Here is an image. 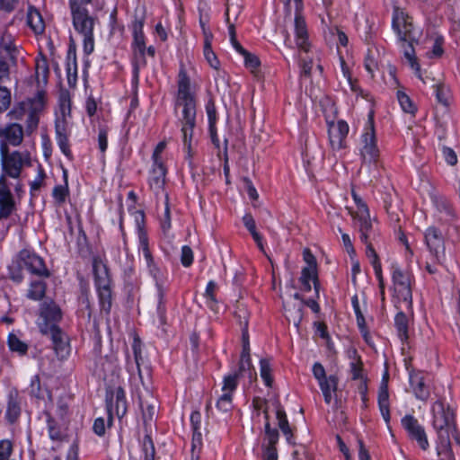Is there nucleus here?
Here are the masks:
<instances>
[{
  "mask_svg": "<svg viewBox=\"0 0 460 460\" xmlns=\"http://www.w3.org/2000/svg\"><path fill=\"white\" fill-rule=\"evenodd\" d=\"M1 167L0 174V218L9 217L15 210V201L7 184V177L19 179L22 169L31 166V155L28 151H9L5 144L0 145Z\"/></svg>",
  "mask_w": 460,
  "mask_h": 460,
  "instance_id": "obj_1",
  "label": "nucleus"
},
{
  "mask_svg": "<svg viewBox=\"0 0 460 460\" xmlns=\"http://www.w3.org/2000/svg\"><path fill=\"white\" fill-rule=\"evenodd\" d=\"M176 105L182 107V117L180 119L181 125V131L184 147L187 149L189 158H190L192 156L191 140L196 126V101L190 92V80L183 70H181L179 73Z\"/></svg>",
  "mask_w": 460,
  "mask_h": 460,
  "instance_id": "obj_2",
  "label": "nucleus"
},
{
  "mask_svg": "<svg viewBox=\"0 0 460 460\" xmlns=\"http://www.w3.org/2000/svg\"><path fill=\"white\" fill-rule=\"evenodd\" d=\"M392 26L397 33L399 40L403 42H408V48L404 49V57L409 61L411 68L415 70L418 77L426 84L427 81L421 77L420 67L417 62V58L412 46L414 38L412 36L413 24L411 18L403 11L399 8H395L394 11Z\"/></svg>",
  "mask_w": 460,
  "mask_h": 460,
  "instance_id": "obj_3",
  "label": "nucleus"
},
{
  "mask_svg": "<svg viewBox=\"0 0 460 460\" xmlns=\"http://www.w3.org/2000/svg\"><path fill=\"white\" fill-rule=\"evenodd\" d=\"M22 268L28 270L32 275L40 278H49L50 272L45 265L41 257L30 250H22L16 259L8 267L9 277L14 282H21L23 279Z\"/></svg>",
  "mask_w": 460,
  "mask_h": 460,
  "instance_id": "obj_4",
  "label": "nucleus"
},
{
  "mask_svg": "<svg viewBox=\"0 0 460 460\" xmlns=\"http://www.w3.org/2000/svg\"><path fill=\"white\" fill-rule=\"evenodd\" d=\"M73 26L84 37V49L86 54L93 51V28L95 18L89 14L87 9L70 8Z\"/></svg>",
  "mask_w": 460,
  "mask_h": 460,
  "instance_id": "obj_5",
  "label": "nucleus"
},
{
  "mask_svg": "<svg viewBox=\"0 0 460 460\" xmlns=\"http://www.w3.org/2000/svg\"><path fill=\"white\" fill-rule=\"evenodd\" d=\"M93 270L102 310L106 314H109L111 308V290L110 288L111 280L107 268L102 261L94 259L93 262Z\"/></svg>",
  "mask_w": 460,
  "mask_h": 460,
  "instance_id": "obj_6",
  "label": "nucleus"
},
{
  "mask_svg": "<svg viewBox=\"0 0 460 460\" xmlns=\"http://www.w3.org/2000/svg\"><path fill=\"white\" fill-rule=\"evenodd\" d=\"M394 296L396 303H404L411 314H412V294L411 279L407 272L398 267H393Z\"/></svg>",
  "mask_w": 460,
  "mask_h": 460,
  "instance_id": "obj_7",
  "label": "nucleus"
},
{
  "mask_svg": "<svg viewBox=\"0 0 460 460\" xmlns=\"http://www.w3.org/2000/svg\"><path fill=\"white\" fill-rule=\"evenodd\" d=\"M432 425L437 432H452L456 428L455 412L451 407L442 400L436 401L431 408Z\"/></svg>",
  "mask_w": 460,
  "mask_h": 460,
  "instance_id": "obj_8",
  "label": "nucleus"
},
{
  "mask_svg": "<svg viewBox=\"0 0 460 460\" xmlns=\"http://www.w3.org/2000/svg\"><path fill=\"white\" fill-rule=\"evenodd\" d=\"M363 146L361 148V156L363 165L367 163H376L379 156V150L376 146V139L374 128L373 114H369L368 127L362 136Z\"/></svg>",
  "mask_w": 460,
  "mask_h": 460,
  "instance_id": "obj_9",
  "label": "nucleus"
},
{
  "mask_svg": "<svg viewBox=\"0 0 460 460\" xmlns=\"http://www.w3.org/2000/svg\"><path fill=\"white\" fill-rule=\"evenodd\" d=\"M402 426L406 430L408 438L411 441H415L423 451L429 448V443L425 429L414 416L405 415L402 419Z\"/></svg>",
  "mask_w": 460,
  "mask_h": 460,
  "instance_id": "obj_10",
  "label": "nucleus"
},
{
  "mask_svg": "<svg viewBox=\"0 0 460 460\" xmlns=\"http://www.w3.org/2000/svg\"><path fill=\"white\" fill-rule=\"evenodd\" d=\"M425 243L429 252L440 261L445 256V242L440 231L435 226H429L424 234Z\"/></svg>",
  "mask_w": 460,
  "mask_h": 460,
  "instance_id": "obj_11",
  "label": "nucleus"
},
{
  "mask_svg": "<svg viewBox=\"0 0 460 460\" xmlns=\"http://www.w3.org/2000/svg\"><path fill=\"white\" fill-rule=\"evenodd\" d=\"M348 133L349 125L344 120L341 119L337 122H329V140L333 150H341L347 146L345 139Z\"/></svg>",
  "mask_w": 460,
  "mask_h": 460,
  "instance_id": "obj_12",
  "label": "nucleus"
},
{
  "mask_svg": "<svg viewBox=\"0 0 460 460\" xmlns=\"http://www.w3.org/2000/svg\"><path fill=\"white\" fill-rule=\"evenodd\" d=\"M237 387V376L235 375H228L225 376L222 387V395L217 402V408L223 411L228 412L233 408L232 394Z\"/></svg>",
  "mask_w": 460,
  "mask_h": 460,
  "instance_id": "obj_13",
  "label": "nucleus"
},
{
  "mask_svg": "<svg viewBox=\"0 0 460 460\" xmlns=\"http://www.w3.org/2000/svg\"><path fill=\"white\" fill-rule=\"evenodd\" d=\"M246 371H248V376L251 382L256 379V372L254 371V368L251 361L250 343L248 340V335L247 332H245L243 333V350L241 353L238 370L233 373L232 375H235L238 380L239 377L242 376L243 373Z\"/></svg>",
  "mask_w": 460,
  "mask_h": 460,
  "instance_id": "obj_14",
  "label": "nucleus"
},
{
  "mask_svg": "<svg viewBox=\"0 0 460 460\" xmlns=\"http://www.w3.org/2000/svg\"><path fill=\"white\" fill-rule=\"evenodd\" d=\"M0 145L20 146L23 140V128L18 123H10L0 128Z\"/></svg>",
  "mask_w": 460,
  "mask_h": 460,
  "instance_id": "obj_15",
  "label": "nucleus"
},
{
  "mask_svg": "<svg viewBox=\"0 0 460 460\" xmlns=\"http://www.w3.org/2000/svg\"><path fill=\"white\" fill-rule=\"evenodd\" d=\"M295 34L296 47L305 53H308L310 49V43L308 42V32L305 21L300 14V10H296L295 18Z\"/></svg>",
  "mask_w": 460,
  "mask_h": 460,
  "instance_id": "obj_16",
  "label": "nucleus"
},
{
  "mask_svg": "<svg viewBox=\"0 0 460 460\" xmlns=\"http://www.w3.org/2000/svg\"><path fill=\"white\" fill-rule=\"evenodd\" d=\"M350 216L353 219L358 222V231L360 233V240L364 243H367L369 239L375 237V233L373 231V225L370 220L369 211L365 213H354L352 210H349Z\"/></svg>",
  "mask_w": 460,
  "mask_h": 460,
  "instance_id": "obj_17",
  "label": "nucleus"
},
{
  "mask_svg": "<svg viewBox=\"0 0 460 460\" xmlns=\"http://www.w3.org/2000/svg\"><path fill=\"white\" fill-rule=\"evenodd\" d=\"M107 409L110 414V421L111 415L115 413L118 418H122L127 412V402L125 392L121 387H118L115 391V402H113V394L111 398H107Z\"/></svg>",
  "mask_w": 460,
  "mask_h": 460,
  "instance_id": "obj_18",
  "label": "nucleus"
},
{
  "mask_svg": "<svg viewBox=\"0 0 460 460\" xmlns=\"http://www.w3.org/2000/svg\"><path fill=\"white\" fill-rule=\"evenodd\" d=\"M438 433L437 453L441 460H455L451 448L450 433L439 431Z\"/></svg>",
  "mask_w": 460,
  "mask_h": 460,
  "instance_id": "obj_19",
  "label": "nucleus"
},
{
  "mask_svg": "<svg viewBox=\"0 0 460 460\" xmlns=\"http://www.w3.org/2000/svg\"><path fill=\"white\" fill-rule=\"evenodd\" d=\"M43 107V93H39L36 99L33 100V105L27 112V120H26V130L28 133H31L35 130L39 124V116L38 111H40Z\"/></svg>",
  "mask_w": 460,
  "mask_h": 460,
  "instance_id": "obj_20",
  "label": "nucleus"
},
{
  "mask_svg": "<svg viewBox=\"0 0 460 460\" xmlns=\"http://www.w3.org/2000/svg\"><path fill=\"white\" fill-rule=\"evenodd\" d=\"M40 316L44 319L45 323L57 322L62 317L59 306L52 300H46L40 305Z\"/></svg>",
  "mask_w": 460,
  "mask_h": 460,
  "instance_id": "obj_21",
  "label": "nucleus"
},
{
  "mask_svg": "<svg viewBox=\"0 0 460 460\" xmlns=\"http://www.w3.org/2000/svg\"><path fill=\"white\" fill-rule=\"evenodd\" d=\"M410 383L416 398L421 401H427L430 393L423 377L419 374L411 373Z\"/></svg>",
  "mask_w": 460,
  "mask_h": 460,
  "instance_id": "obj_22",
  "label": "nucleus"
},
{
  "mask_svg": "<svg viewBox=\"0 0 460 460\" xmlns=\"http://www.w3.org/2000/svg\"><path fill=\"white\" fill-rule=\"evenodd\" d=\"M148 400H143L140 398V407L142 409L143 421L146 427L151 425L156 413L157 403L155 399L148 394Z\"/></svg>",
  "mask_w": 460,
  "mask_h": 460,
  "instance_id": "obj_23",
  "label": "nucleus"
},
{
  "mask_svg": "<svg viewBox=\"0 0 460 460\" xmlns=\"http://www.w3.org/2000/svg\"><path fill=\"white\" fill-rule=\"evenodd\" d=\"M56 134L58 144L61 151L66 156L71 158L72 154L68 144L66 126L65 120L56 122Z\"/></svg>",
  "mask_w": 460,
  "mask_h": 460,
  "instance_id": "obj_24",
  "label": "nucleus"
},
{
  "mask_svg": "<svg viewBox=\"0 0 460 460\" xmlns=\"http://www.w3.org/2000/svg\"><path fill=\"white\" fill-rule=\"evenodd\" d=\"M206 111L208 118L209 123V133L211 137V140L217 148L220 149L219 140L217 136L216 131V122H217V111L215 107V103L212 100L208 101L206 105Z\"/></svg>",
  "mask_w": 460,
  "mask_h": 460,
  "instance_id": "obj_25",
  "label": "nucleus"
},
{
  "mask_svg": "<svg viewBox=\"0 0 460 460\" xmlns=\"http://www.w3.org/2000/svg\"><path fill=\"white\" fill-rule=\"evenodd\" d=\"M27 23L36 34H40L44 31L45 23L43 18L36 8H29L27 13Z\"/></svg>",
  "mask_w": 460,
  "mask_h": 460,
  "instance_id": "obj_26",
  "label": "nucleus"
},
{
  "mask_svg": "<svg viewBox=\"0 0 460 460\" xmlns=\"http://www.w3.org/2000/svg\"><path fill=\"white\" fill-rule=\"evenodd\" d=\"M166 169L163 163H155L150 177V185L157 190H160L164 185Z\"/></svg>",
  "mask_w": 460,
  "mask_h": 460,
  "instance_id": "obj_27",
  "label": "nucleus"
},
{
  "mask_svg": "<svg viewBox=\"0 0 460 460\" xmlns=\"http://www.w3.org/2000/svg\"><path fill=\"white\" fill-rule=\"evenodd\" d=\"M139 243L140 248L142 249L144 257L146 261V264L150 268L151 273L155 277L156 272H158V269L154 265V260L148 247L147 236L142 230H139Z\"/></svg>",
  "mask_w": 460,
  "mask_h": 460,
  "instance_id": "obj_28",
  "label": "nucleus"
},
{
  "mask_svg": "<svg viewBox=\"0 0 460 460\" xmlns=\"http://www.w3.org/2000/svg\"><path fill=\"white\" fill-rule=\"evenodd\" d=\"M338 382V377L335 375H331L327 381L321 382L319 385L327 404H330L332 402V392L335 393L337 391Z\"/></svg>",
  "mask_w": 460,
  "mask_h": 460,
  "instance_id": "obj_29",
  "label": "nucleus"
},
{
  "mask_svg": "<svg viewBox=\"0 0 460 460\" xmlns=\"http://www.w3.org/2000/svg\"><path fill=\"white\" fill-rule=\"evenodd\" d=\"M394 325L400 339L402 341H407L409 338V318L403 312H399L396 314L394 318Z\"/></svg>",
  "mask_w": 460,
  "mask_h": 460,
  "instance_id": "obj_30",
  "label": "nucleus"
},
{
  "mask_svg": "<svg viewBox=\"0 0 460 460\" xmlns=\"http://www.w3.org/2000/svg\"><path fill=\"white\" fill-rule=\"evenodd\" d=\"M40 331L42 333L49 335L53 346L61 342L63 338H67V336L54 323H44L43 325H40Z\"/></svg>",
  "mask_w": 460,
  "mask_h": 460,
  "instance_id": "obj_31",
  "label": "nucleus"
},
{
  "mask_svg": "<svg viewBox=\"0 0 460 460\" xmlns=\"http://www.w3.org/2000/svg\"><path fill=\"white\" fill-rule=\"evenodd\" d=\"M40 331L42 333L49 335L53 346L61 342L63 338H67V336L54 323H44L43 325H40Z\"/></svg>",
  "mask_w": 460,
  "mask_h": 460,
  "instance_id": "obj_32",
  "label": "nucleus"
},
{
  "mask_svg": "<svg viewBox=\"0 0 460 460\" xmlns=\"http://www.w3.org/2000/svg\"><path fill=\"white\" fill-rule=\"evenodd\" d=\"M46 288L47 286L44 280H33L30 284L27 296L32 300H40L45 295Z\"/></svg>",
  "mask_w": 460,
  "mask_h": 460,
  "instance_id": "obj_33",
  "label": "nucleus"
},
{
  "mask_svg": "<svg viewBox=\"0 0 460 460\" xmlns=\"http://www.w3.org/2000/svg\"><path fill=\"white\" fill-rule=\"evenodd\" d=\"M32 105L33 101L21 102L13 106V108L7 113V116L10 119L20 120L27 114Z\"/></svg>",
  "mask_w": 460,
  "mask_h": 460,
  "instance_id": "obj_34",
  "label": "nucleus"
},
{
  "mask_svg": "<svg viewBox=\"0 0 460 460\" xmlns=\"http://www.w3.org/2000/svg\"><path fill=\"white\" fill-rule=\"evenodd\" d=\"M8 346L13 352H16L21 356H23L28 351V345L20 338L13 333H10L8 336Z\"/></svg>",
  "mask_w": 460,
  "mask_h": 460,
  "instance_id": "obj_35",
  "label": "nucleus"
},
{
  "mask_svg": "<svg viewBox=\"0 0 460 460\" xmlns=\"http://www.w3.org/2000/svg\"><path fill=\"white\" fill-rule=\"evenodd\" d=\"M263 413L266 419L265 423V438L268 441V446L275 447L279 440V431L276 429H272L270 427V421H269V412L268 408H264Z\"/></svg>",
  "mask_w": 460,
  "mask_h": 460,
  "instance_id": "obj_36",
  "label": "nucleus"
},
{
  "mask_svg": "<svg viewBox=\"0 0 460 460\" xmlns=\"http://www.w3.org/2000/svg\"><path fill=\"white\" fill-rule=\"evenodd\" d=\"M348 354L350 358L354 359V361L350 363L352 378H362V362L360 360V358L358 356L357 350L355 349H349Z\"/></svg>",
  "mask_w": 460,
  "mask_h": 460,
  "instance_id": "obj_37",
  "label": "nucleus"
},
{
  "mask_svg": "<svg viewBox=\"0 0 460 460\" xmlns=\"http://www.w3.org/2000/svg\"><path fill=\"white\" fill-rule=\"evenodd\" d=\"M21 412L20 404L16 398L13 395L9 396L7 408H6V418L10 422H14L19 417Z\"/></svg>",
  "mask_w": 460,
  "mask_h": 460,
  "instance_id": "obj_38",
  "label": "nucleus"
},
{
  "mask_svg": "<svg viewBox=\"0 0 460 460\" xmlns=\"http://www.w3.org/2000/svg\"><path fill=\"white\" fill-rule=\"evenodd\" d=\"M277 419H278V425L283 434L287 437V439L289 440L292 437V432L289 428V424L287 419V415L285 411L281 407H278L277 409Z\"/></svg>",
  "mask_w": 460,
  "mask_h": 460,
  "instance_id": "obj_39",
  "label": "nucleus"
},
{
  "mask_svg": "<svg viewBox=\"0 0 460 460\" xmlns=\"http://www.w3.org/2000/svg\"><path fill=\"white\" fill-rule=\"evenodd\" d=\"M243 58L246 68H248L254 76H259L261 66L259 58L250 52H247L245 55H243Z\"/></svg>",
  "mask_w": 460,
  "mask_h": 460,
  "instance_id": "obj_40",
  "label": "nucleus"
},
{
  "mask_svg": "<svg viewBox=\"0 0 460 460\" xmlns=\"http://www.w3.org/2000/svg\"><path fill=\"white\" fill-rule=\"evenodd\" d=\"M398 102L402 107V109L408 113L414 114L417 111L416 106L411 100V98L403 92H397Z\"/></svg>",
  "mask_w": 460,
  "mask_h": 460,
  "instance_id": "obj_41",
  "label": "nucleus"
},
{
  "mask_svg": "<svg viewBox=\"0 0 460 460\" xmlns=\"http://www.w3.org/2000/svg\"><path fill=\"white\" fill-rule=\"evenodd\" d=\"M261 366V376L263 379L265 385L269 387H271L273 383V378L271 376V367L269 359L261 358L260 361Z\"/></svg>",
  "mask_w": 460,
  "mask_h": 460,
  "instance_id": "obj_42",
  "label": "nucleus"
},
{
  "mask_svg": "<svg viewBox=\"0 0 460 460\" xmlns=\"http://www.w3.org/2000/svg\"><path fill=\"white\" fill-rule=\"evenodd\" d=\"M202 447V438L199 431H194L191 441V458L199 460Z\"/></svg>",
  "mask_w": 460,
  "mask_h": 460,
  "instance_id": "obj_43",
  "label": "nucleus"
},
{
  "mask_svg": "<svg viewBox=\"0 0 460 460\" xmlns=\"http://www.w3.org/2000/svg\"><path fill=\"white\" fill-rule=\"evenodd\" d=\"M143 452L145 460H155V449L149 435H146L143 439Z\"/></svg>",
  "mask_w": 460,
  "mask_h": 460,
  "instance_id": "obj_44",
  "label": "nucleus"
},
{
  "mask_svg": "<svg viewBox=\"0 0 460 460\" xmlns=\"http://www.w3.org/2000/svg\"><path fill=\"white\" fill-rule=\"evenodd\" d=\"M436 91V97L439 103L447 106L448 105V90L442 83H437L434 85Z\"/></svg>",
  "mask_w": 460,
  "mask_h": 460,
  "instance_id": "obj_45",
  "label": "nucleus"
},
{
  "mask_svg": "<svg viewBox=\"0 0 460 460\" xmlns=\"http://www.w3.org/2000/svg\"><path fill=\"white\" fill-rule=\"evenodd\" d=\"M53 349H54L58 358H59L61 359L66 358L70 351L68 339L63 338V341H61V342H59V343H57L55 346H53Z\"/></svg>",
  "mask_w": 460,
  "mask_h": 460,
  "instance_id": "obj_46",
  "label": "nucleus"
},
{
  "mask_svg": "<svg viewBox=\"0 0 460 460\" xmlns=\"http://www.w3.org/2000/svg\"><path fill=\"white\" fill-rule=\"evenodd\" d=\"M0 47L10 55H12V53L15 50L13 38L10 33H3L0 40Z\"/></svg>",
  "mask_w": 460,
  "mask_h": 460,
  "instance_id": "obj_47",
  "label": "nucleus"
},
{
  "mask_svg": "<svg viewBox=\"0 0 460 460\" xmlns=\"http://www.w3.org/2000/svg\"><path fill=\"white\" fill-rule=\"evenodd\" d=\"M11 92L4 86H0V112L6 111L11 104Z\"/></svg>",
  "mask_w": 460,
  "mask_h": 460,
  "instance_id": "obj_48",
  "label": "nucleus"
},
{
  "mask_svg": "<svg viewBox=\"0 0 460 460\" xmlns=\"http://www.w3.org/2000/svg\"><path fill=\"white\" fill-rule=\"evenodd\" d=\"M132 349H133V352H134V356H135V361H136L138 376L142 379V375H141V370H140V361L142 360V356H141L140 340L138 337L134 338Z\"/></svg>",
  "mask_w": 460,
  "mask_h": 460,
  "instance_id": "obj_49",
  "label": "nucleus"
},
{
  "mask_svg": "<svg viewBox=\"0 0 460 460\" xmlns=\"http://www.w3.org/2000/svg\"><path fill=\"white\" fill-rule=\"evenodd\" d=\"M204 56L209 66L215 69L219 68V60L212 49V46L204 47Z\"/></svg>",
  "mask_w": 460,
  "mask_h": 460,
  "instance_id": "obj_50",
  "label": "nucleus"
},
{
  "mask_svg": "<svg viewBox=\"0 0 460 460\" xmlns=\"http://www.w3.org/2000/svg\"><path fill=\"white\" fill-rule=\"evenodd\" d=\"M243 222L248 231L251 233L253 239H259V233L256 231V224L251 214H246L243 217Z\"/></svg>",
  "mask_w": 460,
  "mask_h": 460,
  "instance_id": "obj_51",
  "label": "nucleus"
},
{
  "mask_svg": "<svg viewBox=\"0 0 460 460\" xmlns=\"http://www.w3.org/2000/svg\"><path fill=\"white\" fill-rule=\"evenodd\" d=\"M234 316L239 320L241 325H243L244 328L247 327L248 313L243 304H237L236 310L234 311Z\"/></svg>",
  "mask_w": 460,
  "mask_h": 460,
  "instance_id": "obj_52",
  "label": "nucleus"
},
{
  "mask_svg": "<svg viewBox=\"0 0 460 460\" xmlns=\"http://www.w3.org/2000/svg\"><path fill=\"white\" fill-rule=\"evenodd\" d=\"M68 194L67 183L56 186L53 190V197L58 203H63Z\"/></svg>",
  "mask_w": 460,
  "mask_h": 460,
  "instance_id": "obj_53",
  "label": "nucleus"
},
{
  "mask_svg": "<svg viewBox=\"0 0 460 460\" xmlns=\"http://www.w3.org/2000/svg\"><path fill=\"white\" fill-rule=\"evenodd\" d=\"M217 289V284L214 281H209L207 285L205 296L208 301V305L211 309H214L213 305L217 303V299L215 296V291Z\"/></svg>",
  "mask_w": 460,
  "mask_h": 460,
  "instance_id": "obj_54",
  "label": "nucleus"
},
{
  "mask_svg": "<svg viewBox=\"0 0 460 460\" xmlns=\"http://www.w3.org/2000/svg\"><path fill=\"white\" fill-rule=\"evenodd\" d=\"M193 261V252L190 246L184 245L181 248V262L184 267H189Z\"/></svg>",
  "mask_w": 460,
  "mask_h": 460,
  "instance_id": "obj_55",
  "label": "nucleus"
},
{
  "mask_svg": "<svg viewBox=\"0 0 460 460\" xmlns=\"http://www.w3.org/2000/svg\"><path fill=\"white\" fill-rule=\"evenodd\" d=\"M366 244V255L367 257L368 258V260L370 261V263L372 264L373 267L375 266H377V265H380V260H379V257L376 253V252L375 251L373 245L371 244L370 242H368L367 243H365Z\"/></svg>",
  "mask_w": 460,
  "mask_h": 460,
  "instance_id": "obj_56",
  "label": "nucleus"
},
{
  "mask_svg": "<svg viewBox=\"0 0 460 460\" xmlns=\"http://www.w3.org/2000/svg\"><path fill=\"white\" fill-rule=\"evenodd\" d=\"M300 280L301 281H305V280L311 281V280H314V287L316 288V281H317L316 268H313V267H305V268H304L303 270H302V275H301Z\"/></svg>",
  "mask_w": 460,
  "mask_h": 460,
  "instance_id": "obj_57",
  "label": "nucleus"
},
{
  "mask_svg": "<svg viewBox=\"0 0 460 460\" xmlns=\"http://www.w3.org/2000/svg\"><path fill=\"white\" fill-rule=\"evenodd\" d=\"M389 403V393H388V385H386V381L384 380L381 383L378 391V405L380 404H388Z\"/></svg>",
  "mask_w": 460,
  "mask_h": 460,
  "instance_id": "obj_58",
  "label": "nucleus"
},
{
  "mask_svg": "<svg viewBox=\"0 0 460 460\" xmlns=\"http://www.w3.org/2000/svg\"><path fill=\"white\" fill-rule=\"evenodd\" d=\"M351 195H352V198L358 207V210L357 211H353L354 213H365L368 211V208L367 206V204L363 201V199L357 194L354 187L352 186L351 188Z\"/></svg>",
  "mask_w": 460,
  "mask_h": 460,
  "instance_id": "obj_59",
  "label": "nucleus"
},
{
  "mask_svg": "<svg viewBox=\"0 0 460 460\" xmlns=\"http://www.w3.org/2000/svg\"><path fill=\"white\" fill-rule=\"evenodd\" d=\"M313 374L314 376L318 380L319 385L321 382H324L328 380L326 376L325 369L320 363H315L313 367Z\"/></svg>",
  "mask_w": 460,
  "mask_h": 460,
  "instance_id": "obj_60",
  "label": "nucleus"
},
{
  "mask_svg": "<svg viewBox=\"0 0 460 460\" xmlns=\"http://www.w3.org/2000/svg\"><path fill=\"white\" fill-rule=\"evenodd\" d=\"M12 453V444L9 440L0 441V460H8Z\"/></svg>",
  "mask_w": 460,
  "mask_h": 460,
  "instance_id": "obj_61",
  "label": "nucleus"
},
{
  "mask_svg": "<svg viewBox=\"0 0 460 460\" xmlns=\"http://www.w3.org/2000/svg\"><path fill=\"white\" fill-rule=\"evenodd\" d=\"M443 155L449 165H456L457 164V156L453 149L449 147L443 148Z\"/></svg>",
  "mask_w": 460,
  "mask_h": 460,
  "instance_id": "obj_62",
  "label": "nucleus"
},
{
  "mask_svg": "<svg viewBox=\"0 0 460 460\" xmlns=\"http://www.w3.org/2000/svg\"><path fill=\"white\" fill-rule=\"evenodd\" d=\"M301 75L309 77L311 75V70L313 68V59L301 58Z\"/></svg>",
  "mask_w": 460,
  "mask_h": 460,
  "instance_id": "obj_63",
  "label": "nucleus"
},
{
  "mask_svg": "<svg viewBox=\"0 0 460 460\" xmlns=\"http://www.w3.org/2000/svg\"><path fill=\"white\" fill-rule=\"evenodd\" d=\"M263 460H278V453L275 447H266L263 453Z\"/></svg>",
  "mask_w": 460,
  "mask_h": 460,
  "instance_id": "obj_64",
  "label": "nucleus"
}]
</instances>
